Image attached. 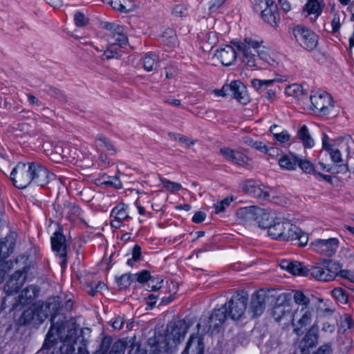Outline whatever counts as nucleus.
Masks as SVG:
<instances>
[{
	"label": "nucleus",
	"instance_id": "obj_51",
	"mask_svg": "<svg viewBox=\"0 0 354 354\" xmlns=\"http://www.w3.org/2000/svg\"><path fill=\"white\" fill-rule=\"evenodd\" d=\"M162 39L164 43L170 47L174 46L176 42V35L171 29H168L163 32Z\"/></svg>",
	"mask_w": 354,
	"mask_h": 354
},
{
	"label": "nucleus",
	"instance_id": "obj_21",
	"mask_svg": "<svg viewBox=\"0 0 354 354\" xmlns=\"http://www.w3.org/2000/svg\"><path fill=\"white\" fill-rule=\"evenodd\" d=\"M324 8V0H308L303 7V15L315 22L322 15Z\"/></svg>",
	"mask_w": 354,
	"mask_h": 354
},
{
	"label": "nucleus",
	"instance_id": "obj_29",
	"mask_svg": "<svg viewBox=\"0 0 354 354\" xmlns=\"http://www.w3.org/2000/svg\"><path fill=\"white\" fill-rule=\"evenodd\" d=\"M204 345L198 335H192L181 354H203Z\"/></svg>",
	"mask_w": 354,
	"mask_h": 354
},
{
	"label": "nucleus",
	"instance_id": "obj_59",
	"mask_svg": "<svg viewBox=\"0 0 354 354\" xmlns=\"http://www.w3.org/2000/svg\"><path fill=\"white\" fill-rule=\"evenodd\" d=\"M297 165H299V167L305 173L310 174V173H315V172L314 171V167H313V164L310 161H308V160L299 159V162H298Z\"/></svg>",
	"mask_w": 354,
	"mask_h": 354
},
{
	"label": "nucleus",
	"instance_id": "obj_7",
	"mask_svg": "<svg viewBox=\"0 0 354 354\" xmlns=\"http://www.w3.org/2000/svg\"><path fill=\"white\" fill-rule=\"evenodd\" d=\"M254 10L261 12L264 21L272 27H276L280 17L277 6L272 0H254Z\"/></svg>",
	"mask_w": 354,
	"mask_h": 354
},
{
	"label": "nucleus",
	"instance_id": "obj_27",
	"mask_svg": "<svg viewBox=\"0 0 354 354\" xmlns=\"http://www.w3.org/2000/svg\"><path fill=\"white\" fill-rule=\"evenodd\" d=\"M51 245L53 251L56 252L61 258L66 255V243L65 236L60 232H56L51 236Z\"/></svg>",
	"mask_w": 354,
	"mask_h": 354
},
{
	"label": "nucleus",
	"instance_id": "obj_41",
	"mask_svg": "<svg viewBox=\"0 0 354 354\" xmlns=\"http://www.w3.org/2000/svg\"><path fill=\"white\" fill-rule=\"evenodd\" d=\"M35 311V325L41 324L48 317L46 308L43 306L33 305Z\"/></svg>",
	"mask_w": 354,
	"mask_h": 354
},
{
	"label": "nucleus",
	"instance_id": "obj_53",
	"mask_svg": "<svg viewBox=\"0 0 354 354\" xmlns=\"http://www.w3.org/2000/svg\"><path fill=\"white\" fill-rule=\"evenodd\" d=\"M169 136L174 140H178V142L185 144L187 147L192 146L196 143V140H190L189 138L180 134L169 133Z\"/></svg>",
	"mask_w": 354,
	"mask_h": 354
},
{
	"label": "nucleus",
	"instance_id": "obj_55",
	"mask_svg": "<svg viewBox=\"0 0 354 354\" xmlns=\"http://www.w3.org/2000/svg\"><path fill=\"white\" fill-rule=\"evenodd\" d=\"M331 295L334 298L340 302H346L348 299L346 291L340 287L334 288L331 291Z\"/></svg>",
	"mask_w": 354,
	"mask_h": 354
},
{
	"label": "nucleus",
	"instance_id": "obj_35",
	"mask_svg": "<svg viewBox=\"0 0 354 354\" xmlns=\"http://www.w3.org/2000/svg\"><path fill=\"white\" fill-rule=\"evenodd\" d=\"M298 162L299 158L292 153L282 155L278 159V164L279 167L281 169L285 170H295Z\"/></svg>",
	"mask_w": 354,
	"mask_h": 354
},
{
	"label": "nucleus",
	"instance_id": "obj_34",
	"mask_svg": "<svg viewBox=\"0 0 354 354\" xmlns=\"http://www.w3.org/2000/svg\"><path fill=\"white\" fill-rule=\"evenodd\" d=\"M335 147L339 149L340 151H345L347 156L351 153V149L354 145V140L349 135L339 136L333 140Z\"/></svg>",
	"mask_w": 354,
	"mask_h": 354
},
{
	"label": "nucleus",
	"instance_id": "obj_37",
	"mask_svg": "<svg viewBox=\"0 0 354 354\" xmlns=\"http://www.w3.org/2000/svg\"><path fill=\"white\" fill-rule=\"evenodd\" d=\"M299 139L302 142L305 148H311L314 146V140L311 137L308 127L304 124L298 131Z\"/></svg>",
	"mask_w": 354,
	"mask_h": 354
},
{
	"label": "nucleus",
	"instance_id": "obj_30",
	"mask_svg": "<svg viewBox=\"0 0 354 354\" xmlns=\"http://www.w3.org/2000/svg\"><path fill=\"white\" fill-rule=\"evenodd\" d=\"M286 223V221H282L281 218L277 216L274 222H272L268 228V236L273 239L283 241Z\"/></svg>",
	"mask_w": 354,
	"mask_h": 354
},
{
	"label": "nucleus",
	"instance_id": "obj_2",
	"mask_svg": "<svg viewBox=\"0 0 354 354\" xmlns=\"http://www.w3.org/2000/svg\"><path fill=\"white\" fill-rule=\"evenodd\" d=\"M102 27L108 31L106 34L107 48L102 55L106 59H118L120 57L119 48H124L128 44V39L123 26L110 22H104Z\"/></svg>",
	"mask_w": 354,
	"mask_h": 354
},
{
	"label": "nucleus",
	"instance_id": "obj_16",
	"mask_svg": "<svg viewBox=\"0 0 354 354\" xmlns=\"http://www.w3.org/2000/svg\"><path fill=\"white\" fill-rule=\"evenodd\" d=\"M111 342L110 337H104L101 342L99 348L93 354H124L127 346L125 342L122 340L116 341L113 344L111 351H109Z\"/></svg>",
	"mask_w": 354,
	"mask_h": 354
},
{
	"label": "nucleus",
	"instance_id": "obj_12",
	"mask_svg": "<svg viewBox=\"0 0 354 354\" xmlns=\"http://www.w3.org/2000/svg\"><path fill=\"white\" fill-rule=\"evenodd\" d=\"M31 183L40 187L48 185L55 178L53 174L39 162H30Z\"/></svg>",
	"mask_w": 354,
	"mask_h": 354
},
{
	"label": "nucleus",
	"instance_id": "obj_38",
	"mask_svg": "<svg viewBox=\"0 0 354 354\" xmlns=\"http://www.w3.org/2000/svg\"><path fill=\"white\" fill-rule=\"evenodd\" d=\"M293 301L297 304V308H310V299L300 290L293 291Z\"/></svg>",
	"mask_w": 354,
	"mask_h": 354
},
{
	"label": "nucleus",
	"instance_id": "obj_20",
	"mask_svg": "<svg viewBox=\"0 0 354 354\" xmlns=\"http://www.w3.org/2000/svg\"><path fill=\"white\" fill-rule=\"evenodd\" d=\"M228 86V95L232 96L239 103L246 104L249 102V97L245 86L238 80L232 81Z\"/></svg>",
	"mask_w": 354,
	"mask_h": 354
},
{
	"label": "nucleus",
	"instance_id": "obj_60",
	"mask_svg": "<svg viewBox=\"0 0 354 354\" xmlns=\"http://www.w3.org/2000/svg\"><path fill=\"white\" fill-rule=\"evenodd\" d=\"M274 140L279 144H284L290 140V135L287 130L281 132V133H275L273 136Z\"/></svg>",
	"mask_w": 354,
	"mask_h": 354
},
{
	"label": "nucleus",
	"instance_id": "obj_45",
	"mask_svg": "<svg viewBox=\"0 0 354 354\" xmlns=\"http://www.w3.org/2000/svg\"><path fill=\"white\" fill-rule=\"evenodd\" d=\"M117 283L120 289H127L129 288L134 280V275L130 273H127L121 275L117 278Z\"/></svg>",
	"mask_w": 354,
	"mask_h": 354
},
{
	"label": "nucleus",
	"instance_id": "obj_8",
	"mask_svg": "<svg viewBox=\"0 0 354 354\" xmlns=\"http://www.w3.org/2000/svg\"><path fill=\"white\" fill-rule=\"evenodd\" d=\"M248 301V297L243 290L236 291L227 305L228 316L234 320L241 318L246 310Z\"/></svg>",
	"mask_w": 354,
	"mask_h": 354
},
{
	"label": "nucleus",
	"instance_id": "obj_26",
	"mask_svg": "<svg viewBox=\"0 0 354 354\" xmlns=\"http://www.w3.org/2000/svg\"><path fill=\"white\" fill-rule=\"evenodd\" d=\"M282 269L287 270L294 275L306 276L309 270L300 262L296 261L282 260L280 263Z\"/></svg>",
	"mask_w": 354,
	"mask_h": 354
},
{
	"label": "nucleus",
	"instance_id": "obj_36",
	"mask_svg": "<svg viewBox=\"0 0 354 354\" xmlns=\"http://www.w3.org/2000/svg\"><path fill=\"white\" fill-rule=\"evenodd\" d=\"M109 3L114 10L123 13L132 12L135 8L133 0H110Z\"/></svg>",
	"mask_w": 354,
	"mask_h": 354
},
{
	"label": "nucleus",
	"instance_id": "obj_52",
	"mask_svg": "<svg viewBox=\"0 0 354 354\" xmlns=\"http://www.w3.org/2000/svg\"><path fill=\"white\" fill-rule=\"evenodd\" d=\"M326 151L329 153L333 162L337 163L342 162L341 151L333 144L330 146V149H326Z\"/></svg>",
	"mask_w": 354,
	"mask_h": 354
},
{
	"label": "nucleus",
	"instance_id": "obj_32",
	"mask_svg": "<svg viewBox=\"0 0 354 354\" xmlns=\"http://www.w3.org/2000/svg\"><path fill=\"white\" fill-rule=\"evenodd\" d=\"M15 240L12 235L0 241V261L8 258L14 251Z\"/></svg>",
	"mask_w": 354,
	"mask_h": 354
},
{
	"label": "nucleus",
	"instance_id": "obj_6",
	"mask_svg": "<svg viewBox=\"0 0 354 354\" xmlns=\"http://www.w3.org/2000/svg\"><path fill=\"white\" fill-rule=\"evenodd\" d=\"M313 308H296L291 314V325L292 331L297 335L304 332V328L309 325L313 318Z\"/></svg>",
	"mask_w": 354,
	"mask_h": 354
},
{
	"label": "nucleus",
	"instance_id": "obj_25",
	"mask_svg": "<svg viewBox=\"0 0 354 354\" xmlns=\"http://www.w3.org/2000/svg\"><path fill=\"white\" fill-rule=\"evenodd\" d=\"M214 55L224 66L231 65L236 58L235 50L230 45L218 49Z\"/></svg>",
	"mask_w": 354,
	"mask_h": 354
},
{
	"label": "nucleus",
	"instance_id": "obj_62",
	"mask_svg": "<svg viewBox=\"0 0 354 354\" xmlns=\"http://www.w3.org/2000/svg\"><path fill=\"white\" fill-rule=\"evenodd\" d=\"M331 26H332V32H337L339 31V30L341 28L342 26V20L340 18V16L338 13H335L333 15L332 21H331Z\"/></svg>",
	"mask_w": 354,
	"mask_h": 354
},
{
	"label": "nucleus",
	"instance_id": "obj_4",
	"mask_svg": "<svg viewBox=\"0 0 354 354\" xmlns=\"http://www.w3.org/2000/svg\"><path fill=\"white\" fill-rule=\"evenodd\" d=\"M341 269L342 267L338 262L328 260L312 266L309 272L310 275L317 280L329 281L335 278L341 272Z\"/></svg>",
	"mask_w": 354,
	"mask_h": 354
},
{
	"label": "nucleus",
	"instance_id": "obj_17",
	"mask_svg": "<svg viewBox=\"0 0 354 354\" xmlns=\"http://www.w3.org/2000/svg\"><path fill=\"white\" fill-rule=\"evenodd\" d=\"M286 230L288 232L283 234V241H297L299 246L304 247L306 245L308 241V234L299 229L297 226L286 221Z\"/></svg>",
	"mask_w": 354,
	"mask_h": 354
},
{
	"label": "nucleus",
	"instance_id": "obj_24",
	"mask_svg": "<svg viewBox=\"0 0 354 354\" xmlns=\"http://www.w3.org/2000/svg\"><path fill=\"white\" fill-rule=\"evenodd\" d=\"M266 296L263 291H260L254 294L251 300L250 312L252 313L253 317L261 315L266 308Z\"/></svg>",
	"mask_w": 354,
	"mask_h": 354
},
{
	"label": "nucleus",
	"instance_id": "obj_61",
	"mask_svg": "<svg viewBox=\"0 0 354 354\" xmlns=\"http://www.w3.org/2000/svg\"><path fill=\"white\" fill-rule=\"evenodd\" d=\"M74 21L76 26L82 27L86 26L88 24V19L86 18L83 13L79 12L75 14Z\"/></svg>",
	"mask_w": 354,
	"mask_h": 354
},
{
	"label": "nucleus",
	"instance_id": "obj_22",
	"mask_svg": "<svg viewBox=\"0 0 354 354\" xmlns=\"http://www.w3.org/2000/svg\"><path fill=\"white\" fill-rule=\"evenodd\" d=\"M275 212L257 207L255 221L262 228L268 229L277 217Z\"/></svg>",
	"mask_w": 354,
	"mask_h": 354
},
{
	"label": "nucleus",
	"instance_id": "obj_15",
	"mask_svg": "<svg viewBox=\"0 0 354 354\" xmlns=\"http://www.w3.org/2000/svg\"><path fill=\"white\" fill-rule=\"evenodd\" d=\"M241 188L243 192L261 200L270 199V189L259 185L252 180H248L241 184Z\"/></svg>",
	"mask_w": 354,
	"mask_h": 354
},
{
	"label": "nucleus",
	"instance_id": "obj_43",
	"mask_svg": "<svg viewBox=\"0 0 354 354\" xmlns=\"http://www.w3.org/2000/svg\"><path fill=\"white\" fill-rule=\"evenodd\" d=\"M19 322L24 325L29 324L35 325V311L33 306L24 311L19 318Z\"/></svg>",
	"mask_w": 354,
	"mask_h": 354
},
{
	"label": "nucleus",
	"instance_id": "obj_58",
	"mask_svg": "<svg viewBox=\"0 0 354 354\" xmlns=\"http://www.w3.org/2000/svg\"><path fill=\"white\" fill-rule=\"evenodd\" d=\"M163 279L161 278L151 277L147 283L148 288L151 291L159 290L162 287Z\"/></svg>",
	"mask_w": 354,
	"mask_h": 354
},
{
	"label": "nucleus",
	"instance_id": "obj_39",
	"mask_svg": "<svg viewBox=\"0 0 354 354\" xmlns=\"http://www.w3.org/2000/svg\"><path fill=\"white\" fill-rule=\"evenodd\" d=\"M158 64V56L153 53H148L143 59V66L147 71L155 70Z\"/></svg>",
	"mask_w": 354,
	"mask_h": 354
},
{
	"label": "nucleus",
	"instance_id": "obj_14",
	"mask_svg": "<svg viewBox=\"0 0 354 354\" xmlns=\"http://www.w3.org/2000/svg\"><path fill=\"white\" fill-rule=\"evenodd\" d=\"M339 244V242L337 238L317 239L311 242L310 246L312 250L317 253L331 257L336 252Z\"/></svg>",
	"mask_w": 354,
	"mask_h": 354
},
{
	"label": "nucleus",
	"instance_id": "obj_40",
	"mask_svg": "<svg viewBox=\"0 0 354 354\" xmlns=\"http://www.w3.org/2000/svg\"><path fill=\"white\" fill-rule=\"evenodd\" d=\"M80 158L79 150L73 146L66 144L64 160L68 162H73V160H78Z\"/></svg>",
	"mask_w": 354,
	"mask_h": 354
},
{
	"label": "nucleus",
	"instance_id": "obj_64",
	"mask_svg": "<svg viewBox=\"0 0 354 354\" xmlns=\"http://www.w3.org/2000/svg\"><path fill=\"white\" fill-rule=\"evenodd\" d=\"M172 14L178 17H183L187 15V8L183 5H178L172 10Z\"/></svg>",
	"mask_w": 354,
	"mask_h": 354
},
{
	"label": "nucleus",
	"instance_id": "obj_3",
	"mask_svg": "<svg viewBox=\"0 0 354 354\" xmlns=\"http://www.w3.org/2000/svg\"><path fill=\"white\" fill-rule=\"evenodd\" d=\"M189 325L184 319L171 322L167 325L165 333V344L162 348L168 350L170 346L177 345L184 339Z\"/></svg>",
	"mask_w": 354,
	"mask_h": 354
},
{
	"label": "nucleus",
	"instance_id": "obj_11",
	"mask_svg": "<svg viewBox=\"0 0 354 354\" xmlns=\"http://www.w3.org/2000/svg\"><path fill=\"white\" fill-rule=\"evenodd\" d=\"M293 34L299 44L307 50H312L317 46V35L304 26L295 27L293 29Z\"/></svg>",
	"mask_w": 354,
	"mask_h": 354
},
{
	"label": "nucleus",
	"instance_id": "obj_44",
	"mask_svg": "<svg viewBox=\"0 0 354 354\" xmlns=\"http://www.w3.org/2000/svg\"><path fill=\"white\" fill-rule=\"evenodd\" d=\"M317 324H315L306 334L304 341L306 346L308 345L309 347H313L316 345L317 337V335L314 333V331H317Z\"/></svg>",
	"mask_w": 354,
	"mask_h": 354
},
{
	"label": "nucleus",
	"instance_id": "obj_5",
	"mask_svg": "<svg viewBox=\"0 0 354 354\" xmlns=\"http://www.w3.org/2000/svg\"><path fill=\"white\" fill-rule=\"evenodd\" d=\"M310 100L311 110L321 115L329 114L334 106L333 97L330 94L324 91L312 92Z\"/></svg>",
	"mask_w": 354,
	"mask_h": 354
},
{
	"label": "nucleus",
	"instance_id": "obj_1",
	"mask_svg": "<svg viewBox=\"0 0 354 354\" xmlns=\"http://www.w3.org/2000/svg\"><path fill=\"white\" fill-rule=\"evenodd\" d=\"M241 53L242 63L248 68H263L265 64L274 66L278 64L277 55L263 45V41L245 37L234 43Z\"/></svg>",
	"mask_w": 354,
	"mask_h": 354
},
{
	"label": "nucleus",
	"instance_id": "obj_13",
	"mask_svg": "<svg viewBox=\"0 0 354 354\" xmlns=\"http://www.w3.org/2000/svg\"><path fill=\"white\" fill-rule=\"evenodd\" d=\"M219 151L227 161L240 167L247 168L252 167V160L243 151L234 150L229 147L221 148Z\"/></svg>",
	"mask_w": 354,
	"mask_h": 354
},
{
	"label": "nucleus",
	"instance_id": "obj_49",
	"mask_svg": "<svg viewBox=\"0 0 354 354\" xmlns=\"http://www.w3.org/2000/svg\"><path fill=\"white\" fill-rule=\"evenodd\" d=\"M160 182L163 185V187L171 193H174L182 189L180 183L170 181L166 178H160Z\"/></svg>",
	"mask_w": 354,
	"mask_h": 354
},
{
	"label": "nucleus",
	"instance_id": "obj_42",
	"mask_svg": "<svg viewBox=\"0 0 354 354\" xmlns=\"http://www.w3.org/2000/svg\"><path fill=\"white\" fill-rule=\"evenodd\" d=\"M275 80H260V79H252L251 80L252 86L257 91L265 90L268 87L273 85Z\"/></svg>",
	"mask_w": 354,
	"mask_h": 354
},
{
	"label": "nucleus",
	"instance_id": "obj_63",
	"mask_svg": "<svg viewBox=\"0 0 354 354\" xmlns=\"http://www.w3.org/2000/svg\"><path fill=\"white\" fill-rule=\"evenodd\" d=\"M265 201H269L279 205H283L286 203L283 196H276L275 193L272 189H270V199H266Z\"/></svg>",
	"mask_w": 354,
	"mask_h": 354
},
{
	"label": "nucleus",
	"instance_id": "obj_46",
	"mask_svg": "<svg viewBox=\"0 0 354 354\" xmlns=\"http://www.w3.org/2000/svg\"><path fill=\"white\" fill-rule=\"evenodd\" d=\"M302 87L298 84L288 85L285 88V93L290 97H299L302 95Z\"/></svg>",
	"mask_w": 354,
	"mask_h": 354
},
{
	"label": "nucleus",
	"instance_id": "obj_57",
	"mask_svg": "<svg viewBox=\"0 0 354 354\" xmlns=\"http://www.w3.org/2000/svg\"><path fill=\"white\" fill-rule=\"evenodd\" d=\"M75 349L73 344H71L68 342H65L62 346L59 348V350L56 351V354H73ZM55 348L53 349L52 354H55Z\"/></svg>",
	"mask_w": 354,
	"mask_h": 354
},
{
	"label": "nucleus",
	"instance_id": "obj_18",
	"mask_svg": "<svg viewBox=\"0 0 354 354\" xmlns=\"http://www.w3.org/2000/svg\"><path fill=\"white\" fill-rule=\"evenodd\" d=\"M286 295L281 294L278 296L277 302L272 310V316L276 322H281L289 317L291 313L290 304L286 301Z\"/></svg>",
	"mask_w": 354,
	"mask_h": 354
},
{
	"label": "nucleus",
	"instance_id": "obj_50",
	"mask_svg": "<svg viewBox=\"0 0 354 354\" xmlns=\"http://www.w3.org/2000/svg\"><path fill=\"white\" fill-rule=\"evenodd\" d=\"M55 328L51 327L48 330L46 337L45 339V342L41 348L42 351L48 350L54 346L55 341L57 340V337L53 335V331Z\"/></svg>",
	"mask_w": 354,
	"mask_h": 354
},
{
	"label": "nucleus",
	"instance_id": "obj_28",
	"mask_svg": "<svg viewBox=\"0 0 354 354\" xmlns=\"http://www.w3.org/2000/svg\"><path fill=\"white\" fill-rule=\"evenodd\" d=\"M198 38L201 47L205 51L212 50L218 41L216 34L213 31L201 32L198 35Z\"/></svg>",
	"mask_w": 354,
	"mask_h": 354
},
{
	"label": "nucleus",
	"instance_id": "obj_19",
	"mask_svg": "<svg viewBox=\"0 0 354 354\" xmlns=\"http://www.w3.org/2000/svg\"><path fill=\"white\" fill-rule=\"evenodd\" d=\"M26 268L16 271L4 286V291L11 295L18 291L26 279Z\"/></svg>",
	"mask_w": 354,
	"mask_h": 354
},
{
	"label": "nucleus",
	"instance_id": "obj_10",
	"mask_svg": "<svg viewBox=\"0 0 354 354\" xmlns=\"http://www.w3.org/2000/svg\"><path fill=\"white\" fill-rule=\"evenodd\" d=\"M30 162L18 163L12 170L10 179L19 189H24L31 184Z\"/></svg>",
	"mask_w": 354,
	"mask_h": 354
},
{
	"label": "nucleus",
	"instance_id": "obj_54",
	"mask_svg": "<svg viewBox=\"0 0 354 354\" xmlns=\"http://www.w3.org/2000/svg\"><path fill=\"white\" fill-rule=\"evenodd\" d=\"M232 201L233 198L232 196H227L221 201L214 204L215 213L218 214L223 212Z\"/></svg>",
	"mask_w": 354,
	"mask_h": 354
},
{
	"label": "nucleus",
	"instance_id": "obj_31",
	"mask_svg": "<svg viewBox=\"0 0 354 354\" xmlns=\"http://www.w3.org/2000/svg\"><path fill=\"white\" fill-rule=\"evenodd\" d=\"M257 206H248L241 207L236 210V215L238 219L243 223H249L255 221Z\"/></svg>",
	"mask_w": 354,
	"mask_h": 354
},
{
	"label": "nucleus",
	"instance_id": "obj_23",
	"mask_svg": "<svg viewBox=\"0 0 354 354\" xmlns=\"http://www.w3.org/2000/svg\"><path fill=\"white\" fill-rule=\"evenodd\" d=\"M111 225L115 228H119L123 221L129 218L127 205L124 203L118 204L111 212Z\"/></svg>",
	"mask_w": 354,
	"mask_h": 354
},
{
	"label": "nucleus",
	"instance_id": "obj_56",
	"mask_svg": "<svg viewBox=\"0 0 354 354\" xmlns=\"http://www.w3.org/2000/svg\"><path fill=\"white\" fill-rule=\"evenodd\" d=\"M12 262L6 261L0 264V284L2 283L10 270L12 268Z\"/></svg>",
	"mask_w": 354,
	"mask_h": 354
},
{
	"label": "nucleus",
	"instance_id": "obj_48",
	"mask_svg": "<svg viewBox=\"0 0 354 354\" xmlns=\"http://www.w3.org/2000/svg\"><path fill=\"white\" fill-rule=\"evenodd\" d=\"M65 210L67 212V216L71 221H75L81 215L80 208L74 204L67 205Z\"/></svg>",
	"mask_w": 354,
	"mask_h": 354
},
{
	"label": "nucleus",
	"instance_id": "obj_9",
	"mask_svg": "<svg viewBox=\"0 0 354 354\" xmlns=\"http://www.w3.org/2000/svg\"><path fill=\"white\" fill-rule=\"evenodd\" d=\"M227 304L215 309L209 317H202L197 324L198 329L203 328V331H209L218 328L226 319L227 316Z\"/></svg>",
	"mask_w": 354,
	"mask_h": 354
},
{
	"label": "nucleus",
	"instance_id": "obj_33",
	"mask_svg": "<svg viewBox=\"0 0 354 354\" xmlns=\"http://www.w3.org/2000/svg\"><path fill=\"white\" fill-rule=\"evenodd\" d=\"M39 293V289L36 286H29L24 288L18 297V301L22 305L31 302Z\"/></svg>",
	"mask_w": 354,
	"mask_h": 354
},
{
	"label": "nucleus",
	"instance_id": "obj_47",
	"mask_svg": "<svg viewBox=\"0 0 354 354\" xmlns=\"http://www.w3.org/2000/svg\"><path fill=\"white\" fill-rule=\"evenodd\" d=\"M96 146L102 149H105L106 150L110 151L111 154L115 153L113 145L104 136H100L97 138L96 140Z\"/></svg>",
	"mask_w": 354,
	"mask_h": 354
}]
</instances>
